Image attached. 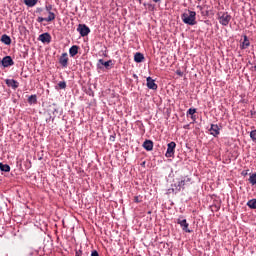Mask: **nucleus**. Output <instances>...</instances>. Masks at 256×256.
<instances>
[{
	"label": "nucleus",
	"instance_id": "1",
	"mask_svg": "<svg viewBox=\"0 0 256 256\" xmlns=\"http://www.w3.org/2000/svg\"><path fill=\"white\" fill-rule=\"evenodd\" d=\"M181 19L185 25H197V13L189 10L188 13H183Z\"/></svg>",
	"mask_w": 256,
	"mask_h": 256
},
{
	"label": "nucleus",
	"instance_id": "2",
	"mask_svg": "<svg viewBox=\"0 0 256 256\" xmlns=\"http://www.w3.org/2000/svg\"><path fill=\"white\" fill-rule=\"evenodd\" d=\"M191 184V178L185 176L183 177L180 181H178V184L175 185V189L172 188V191L175 193H179V191H181V189H185V187H187V185Z\"/></svg>",
	"mask_w": 256,
	"mask_h": 256
},
{
	"label": "nucleus",
	"instance_id": "3",
	"mask_svg": "<svg viewBox=\"0 0 256 256\" xmlns=\"http://www.w3.org/2000/svg\"><path fill=\"white\" fill-rule=\"evenodd\" d=\"M231 19V15L228 12L220 13L218 17L220 25H223L224 27H227V25H229Z\"/></svg>",
	"mask_w": 256,
	"mask_h": 256
},
{
	"label": "nucleus",
	"instance_id": "4",
	"mask_svg": "<svg viewBox=\"0 0 256 256\" xmlns=\"http://www.w3.org/2000/svg\"><path fill=\"white\" fill-rule=\"evenodd\" d=\"M176 147H177V143H175L174 141L168 143L165 157H167V158L175 157V148Z\"/></svg>",
	"mask_w": 256,
	"mask_h": 256
},
{
	"label": "nucleus",
	"instance_id": "5",
	"mask_svg": "<svg viewBox=\"0 0 256 256\" xmlns=\"http://www.w3.org/2000/svg\"><path fill=\"white\" fill-rule=\"evenodd\" d=\"M77 31L80 33L81 37H87L91 33V29L85 24H79Z\"/></svg>",
	"mask_w": 256,
	"mask_h": 256
},
{
	"label": "nucleus",
	"instance_id": "6",
	"mask_svg": "<svg viewBox=\"0 0 256 256\" xmlns=\"http://www.w3.org/2000/svg\"><path fill=\"white\" fill-rule=\"evenodd\" d=\"M45 9L48 13V17H47V23H51V21H55V13H53V5L48 4L45 6Z\"/></svg>",
	"mask_w": 256,
	"mask_h": 256
},
{
	"label": "nucleus",
	"instance_id": "7",
	"mask_svg": "<svg viewBox=\"0 0 256 256\" xmlns=\"http://www.w3.org/2000/svg\"><path fill=\"white\" fill-rule=\"evenodd\" d=\"M177 223L185 231V233H191V230H189V223H187V219H183V217H180L177 219Z\"/></svg>",
	"mask_w": 256,
	"mask_h": 256
},
{
	"label": "nucleus",
	"instance_id": "8",
	"mask_svg": "<svg viewBox=\"0 0 256 256\" xmlns=\"http://www.w3.org/2000/svg\"><path fill=\"white\" fill-rule=\"evenodd\" d=\"M0 63H2V66L5 68L13 67V65H15V62L11 56H5L2 60H0Z\"/></svg>",
	"mask_w": 256,
	"mask_h": 256
},
{
	"label": "nucleus",
	"instance_id": "9",
	"mask_svg": "<svg viewBox=\"0 0 256 256\" xmlns=\"http://www.w3.org/2000/svg\"><path fill=\"white\" fill-rule=\"evenodd\" d=\"M59 63L62 67L67 68L69 65V56L67 52L63 53L59 58Z\"/></svg>",
	"mask_w": 256,
	"mask_h": 256
},
{
	"label": "nucleus",
	"instance_id": "10",
	"mask_svg": "<svg viewBox=\"0 0 256 256\" xmlns=\"http://www.w3.org/2000/svg\"><path fill=\"white\" fill-rule=\"evenodd\" d=\"M210 135H213V137H217L221 131L219 126L217 124H211V127L209 129Z\"/></svg>",
	"mask_w": 256,
	"mask_h": 256
},
{
	"label": "nucleus",
	"instance_id": "11",
	"mask_svg": "<svg viewBox=\"0 0 256 256\" xmlns=\"http://www.w3.org/2000/svg\"><path fill=\"white\" fill-rule=\"evenodd\" d=\"M146 81H147V87H148V89H152L153 91H157V88H158V86H157V84L155 83V80H153V78H151V77H148L147 79H146Z\"/></svg>",
	"mask_w": 256,
	"mask_h": 256
},
{
	"label": "nucleus",
	"instance_id": "12",
	"mask_svg": "<svg viewBox=\"0 0 256 256\" xmlns=\"http://www.w3.org/2000/svg\"><path fill=\"white\" fill-rule=\"evenodd\" d=\"M39 41L42 43H51V34L49 33H43L39 36Z\"/></svg>",
	"mask_w": 256,
	"mask_h": 256
},
{
	"label": "nucleus",
	"instance_id": "13",
	"mask_svg": "<svg viewBox=\"0 0 256 256\" xmlns=\"http://www.w3.org/2000/svg\"><path fill=\"white\" fill-rule=\"evenodd\" d=\"M5 83L8 87H12L13 89H17L19 87V83L15 79H6Z\"/></svg>",
	"mask_w": 256,
	"mask_h": 256
},
{
	"label": "nucleus",
	"instance_id": "14",
	"mask_svg": "<svg viewBox=\"0 0 256 256\" xmlns=\"http://www.w3.org/2000/svg\"><path fill=\"white\" fill-rule=\"evenodd\" d=\"M142 147H144L146 151H153V141L145 140Z\"/></svg>",
	"mask_w": 256,
	"mask_h": 256
},
{
	"label": "nucleus",
	"instance_id": "15",
	"mask_svg": "<svg viewBox=\"0 0 256 256\" xmlns=\"http://www.w3.org/2000/svg\"><path fill=\"white\" fill-rule=\"evenodd\" d=\"M144 60H145V56L141 52H138L134 55L135 63H143Z\"/></svg>",
	"mask_w": 256,
	"mask_h": 256
},
{
	"label": "nucleus",
	"instance_id": "16",
	"mask_svg": "<svg viewBox=\"0 0 256 256\" xmlns=\"http://www.w3.org/2000/svg\"><path fill=\"white\" fill-rule=\"evenodd\" d=\"M77 53H79V46L74 45L69 49V54L70 57H75V55H77Z\"/></svg>",
	"mask_w": 256,
	"mask_h": 256
},
{
	"label": "nucleus",
	"instance_id": "17",
	"mask_svg": "<svg viewBox=\"0 0 256 256\" xmlns=\"http://www.w3.org/2000/svg\"><path fill=\"white\" fill-rule=\"evenodd\" d=\"M1 42L4 43V45H11V37H9L7 34H3L1 37Z\"/></svg>",
	"mask_w": 256,
	"mask_h": 256
},
{
	"label": "nucleus",
	"instance_id": "18",
	"mask_svg": "<svg viewBox=\"0 0 256 256\" xmlns=\"http://www.w3.org/2000/svg\"><path fill=\"white\" fill-rule=\"evenodd\" d=\"M0 170L4 173H9V171H11V166H9L8 164L0 163Z\"/></svg>",
	"mask_w": 256,
	"mask_h": 256
},
{
	"label": "nucleus",
	"instance_id": "19",
	"mask_svg": "<svg viewBox=\"0 0 256 256\" xmlns=\"http://www.w3.org/2000/svg\"><path fill=\"white\" fill-rule=\"evenodd\" d=\"M251 45V42H249V38L247 35L244 36V40L242 42V49H247Z\"/></svg>",
	"mask_w": 256,
	"mask_h": 256
},
{
	"label": "nucleus",
	"instance_id": "20",
	"mask_svg": "<svg viewBox=\"0 0 256 256\" xmlns=\"http://www.w3.org/2000/svg\"><path fill=\"white\" fill-rule=\"evenodd\" d=\"M98 63H99L100 65H103L106 69H109V65H111L112 61H111V60H108V61L105 62V60L99 59V60H98Z\"/></svg>",
	"mask_w": 256,
	"mask_h": 256
},
{
	"label": "nucleus",
	"instance_id": "21",
	"mask_svg": "<svg viewBox=\"0 0 256 256\" xmlns=\"http://www.w3.org/2000/svg\"><path fill=\"white\" fill-rule=\"evenodd\" d=\"M28 103L30 104V105H35V104H37V95H31V96H29L28 97Z\"/></svg>",
	"mask_w": 256,
	"mask_h": 256
},
{
	"label": "nucleus",
	"instance_id": "22",
	"mask_svg": "<svg viewBox=\"0 0 256 256\" xmlns=\"http://www.w3.org/2000/svg\"><path fill=\"white\" fill-rule=\"evenodd\" d=\"M38 1L39 0H24V3L27 7H35Z\"/></svg>",
	"mask_w": 256,
	"mask_h": 256
},
{
	"label": "nucleus",
	"instance_id": "23",
	"mask_svg": "<svg viewBox=\"0 0 256 256\" xmlns=\"http://www.w3.org/2000/svg\"><path fill=\"white\" fill-rule=\"evenodd\" d=\"M247 205L250 207V209H256V199L249 200Z\"/></svg>",
	"mask_w": 256,
	"mask_h": 256
},
{
	"label": "nucleus",
	"instance_id": "24",
	"mask_svg": "<svg viewBox=\"0 0 256 256\" xmlns=\"http://www.w3.org/2000/svg\"><path fill=\"white\" fill-rule=\"evenodd\" d=\"M249 183L251 185H256V173H253L252 175H250L249 177Z\"/></svg>",
	"mask_w": 256,
	"mask_h": 256
},
{
	"label": "nucleus",
	"instance_id": "25",
	"mask_svg": "<svg viewBox=\"0 0 256 256\" xmlns=\"http://www.w3.org/2000/svg\"><path fill=\"white\" fill-rule=\"evenodd\" d=\"M250 139H252V141L256 143V129L250 132Z\"/></svg>",
	"mask_w": 256,
	"mask_h": 256
},
{
	"label": "nucleus",
	"instance_id": "26",
	"mask_svg": "<svg viewBox=\"0 0 256 256\" xmlns=\"http://www.w3.org/2000/svg\"><path fill=\"white\" fill-rule=\"evenodd\" d=\"M59 89H66L67 88V83L65 81H61L58 83Z\"/></svg>",
	"mask_w": 256,
	"mask_h": 256
},
{
	"label": "nucleus",
	"instance_id": "27",
	"mask_svg": "<svg viewBox=\"0 0 256 256\" xmlns=\"http://www.w3.org/2000/svg\"><path fill=\"white\" fill-rule=\"evenodd\" d=\"M195 113H197V109L195 108H190L188 111H187V115H195Z\"/></svg>",
	"mask_w": 256,
	"mask_h": 256
},
{
	"label": "nucleus",
	"instance_id": "28",
	"mask_svg": "<svg viewBox=\"0 0 256 256\" xmlns=\"http://www.w3.org/2000/svg\"><path fill=\"white\" fill-rule=\"evenodd\" d=\"M43 21H46V23H47V18H44V17H38L37 18L38 23H43Z\"/></svg>",
	"mask_w": 256,
	"mask_h": 256
},
{
	"label": "nucleus",
	"instance_id": "29",
	"mask_svg": "<svg viewBox=\"0 0 256 256\" xmlns=\"http://www.w3.org/2000/svg\"><path fill=\"white\" fill-rule=\"evenodd\" d=\"M75 256H83V250H76Z\"/></svg>",
	"mask_w": 256,
	"mask_h": 256
},
{
	"label": "nucleus",
	"instance_id": "30",
	"mask_svg": "<svg viewBox=\"0 0 256 256\" xmlns=\"http://www.w3.org/2000/svg\"><path fill=\"white\" fill-rule=\"evenodd\" d=\"M134 203H141V200L139 199V196L134 197Z\"/></svg>",
	"mask_w": 256,
	"mask_h": 256
},
{
	"label": "nucleus",
	"instance_id": "31",
	"mask_svg": "<svg viewBox=\"0 0 256 256\" xmlns=\"http://www.w3.org/2000/svg\"><path fill=\"white\" fill-rule=\"evenodd\" d=\"M91 256H99V252L96 250L92 251Z\"/></svg>",
	"mask_w": 256,
	"mask_h": 256
},
{
	"label": "nucleus",
	"instance_id": "32",
	"mask_svg": "<svg viewBox=\"0 0 256 256\" xmlns=\"http://www.w3.org/2000/svg\"><path fill=\"white\" fill-rule=\"evenodd\" d=\"M153 3H161V0H152Z\"/></svg>",
	"mask_w": 256,
	"mask_h": 256
},
{
	"label": "nucleus",
	"instance_id": "33",
	"mask_svg": "<svg viewBox=\"0 0 256 256\" xmlns=\"http://www.w3.org/2000/svg\"><path fill=\"white\" fill-rule=\"evenodd\" d=\"M197 9H200V11H203V6H197Z\"/></svg>",
	"mask_w": 256,
	"mask_h": 256
},
{
	"label": "nucleus",
	"instance_id": "34",
	"mask_svg": "<svg viewBox=\"0 0 256 256\" xmlns=\"http://www.w3.org/2000/svg\"><path fill=\"white\" fill-rule=\"evenodd\" d=\"M43 11V8H38V13H41Z\"/></svg>",
	"mask_w": 256,
	"mask_h": 256
},
{
	"label": "nucleus",
	"instance_id": "35",
	"mask_svg": "<svg viewBox=\"0 0 256 256\" xmlns=\"http://www.w3.org/2000/svg\"><path fill=\"white\" fill-rule=\"evenodd\" d=\"M191 119H192L193 121H195L196 118H195V116L192 115V116H191Z\"/></svg>",
	"mask_w": 256,
	"mask_h": 256
},
{
	"label": "nucleus",
	"instance_id": "36",
	"mask_svg": "<svg viewBox=\"0 0 256 256\" xmlns=\"http://www.w3.org/2000/svg\"><path fill=\"white\" fill-rule=\"evenodd\" d=\"M242 175H244V176L247 175V172H246V171H243V172H242Z\"/></svg>",
	"mask_w": 256,
	"mask_h": 256
},
{
	"label": "nucleus",
	"instance_id": "37",
	"mask_svg": "<svg viewBox=\"0 0 256 256\" xmlns=\"http://www.w3.org/2000/svg\"><path fill=\"white\" fill-rule=\"evenodd\" d=\"M177 74H178V75H182L181 71H178Z\"/></svg>",
	"mask_w": 256,
	"mask_h": 256
}]
</instances>
